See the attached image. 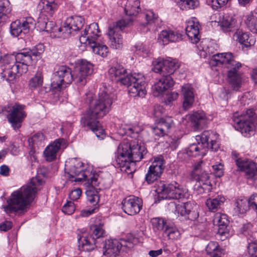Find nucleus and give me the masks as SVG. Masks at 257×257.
<instances>
[{
    "label": "nucleus",
    "mask_w": 257,
    "mask_h": 257,
    "mask_svg": "<svg viewBox=\"0 0 257 257\" xmlns=\"http://www.w3.org/2000/svg\"><path fill=\"white\" fill-rule=\"evenodd\" d=\"M112 103V94L108 88L104 86L100 89L97 97L91 101L89 108L81 117V123L83 126L91 130L100 139H103L105 134L98 119L109 112Z\"/></svg>",
    "instance_id": "f257e3e1"
},
{
    "label": "nucleus",
    "mask_w": 257,
    "mask_h": 257,
    "mask_svg": "<svg viewBox=\"0 0 257 257\" xmlns=\"http://www.w3.org/2000/svg\"><path fill=\"white\" fill-rule=\"evenodd\" d=\"M34 48L28 52L17 53L16 55L0 56V75L8 81L14 80L19 74L28 71V66L32 64L33 56L41 55Z\"/></svg>",
    "instance_id": "f03ea898"
},
{
    "label": "nucleus",
    "mask_w": 257,
    "mask_h": 257,
    "mask_svg": "<svg viewBox=\"0 0 257 257\" xmlns=\"http://www.w3.org/2000/svg\"><path fill=\"white\" fill-rule=\"evenodd\" d=\"M147 153L143 144L135 140L124 141L119 144L115 153L116 166L122 171L131 174L136 170V163L140 162Z\"/></svg>",
    "instance_id": "7ed1b4c3"
},
{
    "label": "nucleus",
    "mask_w": 257,
    "mask_h": 257,
    "mask_svg": "<svg viewBox=\"0 0 257 257\" xmlns=\"http://www.w3.org/2000/svg\"><path fill=\"white\" fill-rule=\"evenodd\" d=\"M43 183L40 176L32 178L29 183L11 194L8 205L3 207L5 211L7 213L26 211Z\"/></svg>",
    "instance_id": "20e7f679"
},
{
    "label": "nucleus",
    "mask_w": 257,
    "mask_h": 257,
    "mask_svg": "<svg viewBox=\"0 0 257 257\" xmlns=\"http://www.w3.org/2000/svg\"><path fill=\"white\" fill-rule=\"evenodd\" d=\"M210 64L212 65L222 66L228 69V82L234 90H238L240 87L241 77L238 70L241 67V64L235 60L231 53H217L212 55Z\"/></svg>",
    "instance_id": "39448f33"
},
{
    "label": "nucleus",
    "mask_w": 257,
    "mask_h": 257,
    "mask_svg": "<svg viewBox=\"0 0 257 257\" xmlns=\"http://www.w3.org/2000/svg\"><path fill=\"white\" fill-rule=\"evenodd\" d=\"M218 138V135L212 132L204 131L200 135L196 136L197 143H193L188 147L187 154L189 156L196 157L204 156L208 148L212 151H217L219 148V144L216 141Z\"/></svg>",
    "instance_id": "423d86ee"
},
{
    "label": "nucleus",
    "mask_w": 257,
    "mask_h": 257,
    "mask_svg": "<svg viewBox=\"0 0 257 257\" xmlns=\"http://www.w3.org/2000/svg\"><path fill=\"white\" fill-rule=\"evenodd\" d=\"M66 178L69 182H82L87 181L88 183H93L96 181L91 173L87 170H84L83 163L76 159H71L65 164Z\"/></svg>",
    "instance_id": "0eeeda50"
},
{
    "label": "nucleus",
    "mask_w": 257,
    "mask_h": 257,
    "mask_svg": "<svg viewBox=\"0 0 257 257\" xmlns=\"http://www.w3.org/2000/svg\"><path fill=\"white\" fill-rule=\"evenodd\" d=\"M138 242V238L130 235L126 239L120 240L117 239H110L105 241L103 248V255L106 257H117L120 249H130Z\"/></svg>",
    "instance_id": "6e6552de"
},
{
    "label": "nucleus",
    "mask_w": 257,
    "mask_h": 257,
    "mask_svg": "<svg viewBox=\"0 0 257 257\" xmlns=\"http://www.w3.org/2000/svg\"><path fill=\"white\" fill-rule=\"evenodd\" d=\"M254 112L253 109H249L245 112H234L232 116V120L235 128L240 132L245 137H249L254 133L253 116Z\"/></svg>",
    "instance_id": "1a4fd4ad"
},
{
    "label": "nucleus",
    "mask_w": 257,
    "mask_h": 257,
    "mask_svg": "<svg viewBox=\"0 0 257 257\" xmlns=\"http://www.w3.org/2000/svg\"><path fill=\"white\" fill-rule=\"evenodd\" d=\"M105 231L101 224L90 226V234L83 233L78 238V248L80 251H90L96 246V239L103 237Z\"/></svg>",
    "instance_id": "9d476101"
},
{
    "label": "nucleus",
    "mask_w": 257,
    "mask_h": 257,
    "mask_svg": "<svg viewBox=\"0 0 257 257\" xmlns=\"http://www.w3.org/2000/svg\"><path fill=\"white\" fill-rule=\"evenodd\" d=\"M132 21V18H125L109 27L107 35L110 47L115 49L122 47L123 41L121 32L124 27L130 25Z\"/></svg>",
    "instance_id": "9b49d317"
},
{
    "label": "nucleus",
    "mask_w": 257,
    "mask_h": 257,
    "mask_svg": "<svg viewBox=\"0 0 257 257\" xmlns=\"http://www.w3.org/2000/svg\"><path fill=\"white\" fill-rule=\"evenodd\" d=\"M126 84L128 93L132 97H143L146 94V83L144 76L140 73H134L127 78Z\"/></svg>",
    "instance_id": "f8f14e48"
},
{
    "label": "nucleus",
    "mask_w": 257,
    "mask_h": 257,
    "mask_svg": "<svg viewBox=\"0 0 257 257\" xmlns=\"http://www.w3.org/2000/svg\"><path fill=\"white\" fill-rule=\"evenodd\" d=\"M25 108V105L19 103H15L8 107L7 118L15 130L21 127V123L27 116Z\"/></svg>",
    "instance_id": "ddd939ff"
},
{
    "label": "nucleus",
    "mask_w": 257,
    "mask_h": 257,
    "mask_svg": "<svg viewBox=\"0 0 257 257\" xmlns=\"http://www.w3.org/2000/svg\"><path fill=\"white\" fill-rule=\"evenodd\" d=\"M92 72L93 65L86 60H82L72 71V81L80 85H85L86 83L87 77Z\"/></svg>",
    "instance_id": "4468645a"
},
{
    "label": "nucleus",
    "mask_w": 257,
    "mask_h": 257,
    "mask_svg": "<svg viewBox=\"0 0 257 257\" xmlns=\"http://www.w3.org/2000/svg\"><path fill=\"white\" fill-rule=\"evenodd\" d=\"M202 162L200 161L194 165L192 175L199 183L198 190L201 192H208L211 189L209 174L202 168Z\"/></svg>",
    "instance_id": "2eb2a0df"
},
{
    "label": "nucleus",
    "mask_w": 257,
    "mask_h": 257,
    "mask_svg": "<svg viewBox=\"0 0 257 257\" xmlns=\"http://www.w3.org/2000/svg\"><path fill=\"white\" fill-rule=\"evenodd\" d=\"M84 24V20L81 16H73L68 18L63 25L57 29L60 36L67 38L71 34L80 30Z\"/></svg>",
    "instance_id": "dca6fc26"
},
{
    "label": "nucleus",
    "mask_w": 257,
    "mask_h": 257,
    "mask_svg": "<svg viewBox=\"0 0 257 257\" xmlns=\"http://www.w3.org/2000/svg\"><path fill=\"white\" fill-rule=\"evenodd\" d=\"M72 71L66 66H59L54 73V80L51 83L53 89L59 90L63 85L70 84L72 82Z\"/></svg>",
    "instance_id": "f3484780"
},
{
    "label": "nucleus",
    "mask_w": 257,
    "mask_h": 257,
    "mask_svg": "<svg viewBox=\"0 0 257 257\" xmlns=\"http://www.w3.org/2000/svg\"><path fill=\"white\" fill-rule=\"evenodd\" d=\"M152 70L165 76L173 74L177 70L179 65L177 60L175 59H166L159 58L153 61Z\"/></svg>",
    "instance_id": "a211bd4d"
},
{
    "label": "nucleus",
    "mask_w": 257,
    "mask_h": 257,
    "mask_svg": "<svg viewBox=\"0 0 257 257\" xmlns=\"http://www.w3.org/2000/svg\"><path fill=\"white\" fill-rule=\"evenodd\" d=\"M161 197L166 199H179L185 197V190L178 183L163 184L159 189Z\"/></svg>",
    "instance_id": "6ab92c4d"
},
{
    "label": "nucleus",
    "mask_w": 257,
    "mask_h": 257,
    "mask_svg": "<svg viewBox=\"0 0 257 257\" xmlns=\"http://www.w3.org/2000/svg\"><path fill=\"white\" fill-rule=\"evenodd\" d=\"M35 25V21L31 17L23 18L21 21L16 20L11 25V33L14 37H18L22 33L27 34Z\"/></svg>",
    "instance_id": "aec40b11"
},
{
    "label": "nucleus",
    "mask_w": 257,
    "mask_h": 257,
    "mask_svg": "<svg viewBox=\"0 0 257 257\" xmlns=\"http://www.w3.org/2000/svg\"><path fill=\"white\" fill-rule=\"evenodd\" d=\"M122 208L123 211L130 215L139 213L142 208L143 200L138 197L130 196L122 201Z\"/></svg>",
    "instance_id": "412c9836"
},
{
    "label": "nucleus",
    "mask_w": 257,
    "mask_h": 257,
    "mask_svg": "<svg viewBox=\"0 0 257 257\" xmlns=\"http://www.w3.org/2000/svg\"><path fill=\"white\" fill-rule=\"evenodd\" d=\"M164 170L163 160L161 157H156L152 165L150 166L148 173L146 175V180L149 183H152L161 176Z\"/></svg>",
    "instance_id": "4be33fe9"
},
{
    "label": "nucleus",
    "mask_w": 257,
    "mask_h": 257,
    "mask_svg": "<svg viewBox=\"0 0 257 257\" xmlns=\"http://www.w3.org/2000/svg\"><path fill=\"white\" fill-rule=\"evenodd\" d=\"M238 169L245 174L247 179H252L257 175V165L252 161L244 158L235 160Z\"/></svg>",
    "instance_id": "5701e85b"
},
{
    "label": "nucleus",
    "mask_w": 257,
    "mask_h": 257,
    "mask_svg": "<svg viewBox=\"0 0 257 257\" xmlns=\"http://www.w3.org/2000/svg\"><path fill=\"white\" fill-rule=\"evenodd\" d=\"M100 31L97 23H93L87 26L79 38L81 44L88 45L98 40Z\"/></svg>",
    "instance_id": "b1692460"
},
{
    "label": "nucleus",
    "mask_w": 257,
    "mask_h": 257,
    "mask_svg": "<svg viewBox=\"0 0 257 257\" xmlns=\"http://www.w3.org/2000/svg\"><path fill=\"white\" fill-rule=\"evenodd\" d=\"M173 85L174 81L171 75L168 74L162 76L153 86V95L156 97H158L172 87Z\"/></svg>",
    "instance_id": "393cba45"
},
{
    "label": "nucleus",
    "mask_w": 257,
    "mask_h": 257,
    "mask_svg": "<svg viewBox=\"0 0 257 257\" xmlns=\"http://www.w3.org/2000/svg\"><path fill=\"white\" fill-rule=\"evenodd\" d=\"M186 33L192 43L199 41V24L196 18H192L186 22Z\"/></svg>",
    "instance_id": "a878e982"
},
{
    "label": "nucleus",
    "mask_w": 257,
    "mask_h": 257,
    "mask_svg": "<svg viewBox=\"0 0 257 257\" xmlns=\"http://www.w3.org/2000/svg\"><path fill=\"white\" fill-rule=\"evenodd\" d=\"M108 74L112 80L119 82L122 85L126 84L127 78L132 75L127 74L126 69L122 66L118 64L111 67L108 70Z\"/></svg>",
    "instance_id": "bb28decb"
},
{
    "label": "nucleus",
    "mask_w": 257,
    "mask_h": 257,
    "mask_svg": "<svg viewBox=\"0 0 257 257\" xmlns=\"http://www.w3.org/2000/svg\"><path fill=\"white\" fill-rule=\"evenodd\" d=\"M213 224L218 226V234L227 237L229 236V220L226 214L217 213L213 218Z\"/></svg>",
    "instance_id": "cd10ccee"
},
{
    "label": "nucleus",
    "mask_w": 257,
    "mask_h": 257,
    "mask_svg": "<svg viewBox=\"0 0 257 257\" xmlns=\"http://www.w3.org/2000/svg\"><path fill=\"white\" fill-rule=\"evenodd\" d=\"M196 204L193 202H187L182 205L176 206V210L178 213L185 218L189 220H194L198 217L196 211Z\"/></svg>",
    "instance_id": "c85d7f7f"
},
{
    "label": "nucleus",
    "mask_w": 257,
    "mask_h": 257,
    "mask_svg": "<svg viewBox=\"0 0 257 257\" xmlns=\"http://www.w3.org/2000/svg\"><path fill=\"white\" fill-rule=\"evenodd\" d=\"M181 39L182 35L178 33L171 30H165L159 34L158 41L160 44L165 45L170 42H176Z\"/></svg>",
    "instance_id": "c756f323"
},
{
    "label": "nucleus",
    "mask_w": 257,
    "mask_h": 257,
    "mask_svg": "<svg viewBox=\"0 0 257 257\" xmlns=\"http://www.w3.org/2000/svg\"><path fill=\"white\" fill-rule=\"evenodd\" d=\"M65 141L63 139L55 140L45 149L44 152L45 158L47 161L51 162L56 158V154L60 147L65 144Z\"/></svg>",
    "instance_id": "7c9ffc66"
},
{
    "label": "nucleus",
    "mask_w": 257,
    "mask_h": 257,
    "mask_svg": "<svg viewBox=\"0 0 257 257\" xmlns=\"http://www.w3.org/2000/svg\"><path fill=\"white\" fill-rule=\"evenodd\" d=\"M183 96V107L185 109H188L192 106L194 102V92L190 84H186L182 87Z\"/></svg>",
    "instance_id": "2f4dec72"
},
{
    "label": "nucleus",
    "mask_w": 257,
    "mask_h": 257,
    "mask_svg": "<svg viewBox=\"0 0 257 257\" xmlns=\"http://www.w3.org/2000/svg\"><path fill=\"white\" fill-rule=\"evenodd\" d=\"M233 37L234 40L246 47L254 45L255 42L253 36H250L249 33L243 32L241 30H237Z\"/></svg>",
    "instance_id": "473e14b6"
},
{
    "label": "nucleus",
    "mask_w": 257,
    "mask_h": 257,
    "mask_svg": "<svg viewBox=\"0 0 257 257\" xmlns=\"http://www.w3.org/2000/svg\"><path fill=\"white\" fill-rule=\"evenodd\" d=\"M237 21L231 15L225 14L222 16L218 22V25L225 32L232 31L236 27Z\"/></svg>",
    "instance_id": "72a5a7b5"
},
{
    "label": "nucleus",
    "mask_w": 257,
    "mask_h": 257,
    "mask_svg": "<svg viewBox=\"0 0 257 257\" xmlns=\"http://www.w3.org/2000/svg\"><path fill=\"white\" fill-rule=\"evenodd\" d=\"M189 119L195 131L202 127L207 122V117L203 111L195 112L190 115Z\"/></svg>",
    "instance_id": "f704fd0d"
},
{
    "label": "nucleus",
    "mask_w": 257,
    "mask_h": 257,
    "mask_svg": "<svg viewBox=\"0 0 257 257\" xmlns=\"http://www.w3.org/2000/svg\"><path fill=\"white\" fill-rule=\"evenodd\" d=\"M225 201V198L222 195L217 194L208 198L205 202L209 210L215 212L220 208Z\"/></svg>",
    "instance_id": "c9c22d12"
},
{
    "label": "nucleus",
    "mask_w": 257,
    "mask_h": 257,
    "mask_svg": "<svg viewBox=\"0 0 257 257\" xmlns=\"http://www.w3.org/2000/svg\"><path fill=\"white\" fill-rule=\"evenodd\" d=\"M122 3L124 12L128 16L136 15L140 10L138 0H123Z\"/></svg>",
    "instance_id": "e433bc0d"
},
{
    "label": "nucleus",
    "mask_w": 257,
    "mask_h": 257,
    "mask_svg": "<svg viewBox=\"0 0 257 257\" xmlns=\"http://www.w3.org/2000/svg\"><path fill=\"white\" fill-rule=\"evenodd\" d=\"M11 8L8 0H0V24L6 22L10 16Z\"/></svg>",
    "instance_id": "4c0bfd02"
},
{
    "label": "nucleus",
    "mask_w": 257,
    "mask_h": 257,
    "mask_svg": "<svg viewBox=\"0 0 257 257\" xmlns=\"http://www.w3.org/2000/svg\"><path fill=\"white\" fill-rule=\"evenodd\" d=\"M94 53L102 57L107 56L109 51L107 46L98 42V40L88 44Z\"/></svg>",
    "instance_id": "58836bf2"
},
{
    "label": "nucleus",
    "mask_w": 257,
    "mask_h": 257,
    "mask_svg": "<svg viewBox=\"0 0 257 257\" xmlns=\"http://www.w3.org/2000/svg\"><path fill=\"white\" fill-rule=\"evenodd\" d=\"M43 83V75L41 71H38L31 77L28 82V86L31 90H35L41 87Z\"/></svg>",
    "instance_id": "ea45409f"
},
{
    "label": "nucleus",
    "mask_w": 257,
    "mask_h": 257,
    "mask_svg": "<svg viewBox=\"0 0 257 257\" xmlns=\"http://www.w3.org/2000/svg\"><path fill=\"white\" fill-rule=\"evenodd\" d=\"M163 236L168 239L174 240L179 238L180 233L176 227L168 225L163 231Z\"/></svg>",
    "instance_id": "a19ab883"
},
{
    "label": "nucleus",
    "mask_w": 257,
    "mask_h": 257,
    "mask_svg": "<svg viewBox=\"0 0 257 257\" xmlns=\"http://www.w3.org/2000/svg\"><path fill=\"white\" fill-rule=\"evenodd\" d=\"M207 253L210 257H221V251L218 243L215 241H210L206 247Z\"/></svg>",
    "instance_id": "79ce46f5"
},
{
    "label": "nucleus",
    "mask_w": 257,
    "mask_h": 257,
    "mask_svg": "<svg viewBox=\"0 0 257 257\" xmlns=\"http://www.w3.org/2000/svg\"><path fill=\"white\" fill-rule=\"evenodd\" d=\"M43 4V10L50 16H52L58 7L56 0H41Z\"/></svg>",
    "instance_id": "37998d69"
},
{
    "label": "nucleus",
    "mask_w": 257,
    "mask_h": 257,
    "mask_svg": "<svg viewBox=\"0 0 257 257\" xmlns=\"http://www.w3.org/2000/svg\"><path fill=\"white\" fill-rule=\"evenodd\" d=\"M87 199L92 205H96L99 201V196L96 190L94 188H89L86 191Z\"/></svg>",
    "instance_id": "c03bdc74"
},
{
    "label": "nucleus",
    "mask_w": 257,
    "mask_h": 257,
    "mask_svg": "<svg viewBox=\"0 0 257 257\" xmlns=\"http://www.w3.org/2000/svg\"><path fill=\"white\" fill-rule=\"evenodd\" d=\"M45 140V137L43 133H38L34 134L31 138L28 140L30 146L35 149L36 147H39Z\"/></svg>",
    "instance_id": "a18cd8bd"
},
{
    "label": "nucleus",
    "mask_w": 257,
    "mask_h": 257,
    "mask_svg": "<svg viewBox=\"0 0 257 257\" xmlns=\"http://www.w3.org/2000/svg\"><path fill=\"white\" fill-rule=\"evenodd\" d=\"M152 223L155 230H161L163 232L166 229V227L169 225L163 218H154L152 219Z\"/></svg>",
    "instance_id": "49530a36"
},
{
    "label": "nucleus",
    "mask_w": 257,
    "mask_h": 257,
    "mask_svg": "<svg viewBox=\"0 0 257 257\" xmlns=\"http://www.w3.org/2000/svg\"><path fill=\"white\" fill-rule=\"evenodd\" d=\"M246 24L250 31L257 34V17L252 15L248 16Z\"/></svg>",
    "instance_id": "de8ad7c7"
},
{
    "label": "nucleus",
    "mask_w": 257,
    "mask_h": 257,
    "mask_svg": "<svg viewBox=\"0 0 257 257\" xmlns=\"http://www.w3.org/2000/svg\"><path fill=\"white\" fill-rule=\"evenodd\" d=\"M156 123L157 124H160L163 129L165 130V133L167 134L173 125V121L171 117H168L166 118H161Z\"/></svg>",
    "instance_id": "09e8293b"
},
{
    "label": "nucleus",
    "mask_w": 257,
    "mask_h": 257,
    "mask_svg": "<svg viewBox=\"0 0 257 257\" xmlns=\"http://www.w3.org/2000/svg\"><path fill=\"white\" fill-rule=\"evenodd\" d=\"M229 0H207V3L213 10H217L225 6Z\"/></svg>",
    "instance_id": "8fccbe9b"
},
{
    "label": "nucleus",
    "mask_w": 257,
    "mask_h": 257,
    "mask_svg": "<svg viewBox=\"0 0 257 257\" xmlns=\"http://www.w3.org/2000/svg\"><path fill=\"white\" fill-rule=\"evenodd\" d=\"M247 250L250 257H257V242L251 241L248 243Z\"/></svg>",
    "instance_id": "3c124183"
},
{
    "label": "nucleus",
    "mask_w": 257,
    "mask_h": 257,
    "mask_svg": "<svg viewBox=\"0 0 257 257\" xmlns=\"http://www.w3.org/2000/svg\"><path fill=\"white\" fill-rule=\"evenodd\" d=\"M213 173L216 177L220 178L223 175V166L221 163L212 166Z\"/></svg>",
    "instance_id": "603ef678"
},
{
    "label": "nucleus",
    "mask_w": 257,
    "mask_h": 257,
    "mask_svg": "<svg viewBox=\"0 0 257 257\" xmlns=\"http://www.w3.org/2000/svg\"><path fill=\"white\" fill-rule=\"evenodd\" d=\"M153 133L156 136L161 137L167 135L165 130H164L160 124H157L155 126L152 127Z\"/></svg>",
    "instance_id": "864d4df0"
},
{
    "label": "nucleus",
    "mask_w": 257,
    "mask_h": 257,
    "mask_svg": "<svg viewBox=\"0 0 257 257\" xmlns=\"http://www.w3.org/2000/svg\"><path fill=\"white\" fill-rule=\"evenodd\" d=\"M62 211L66 214H72L75 210L74 203L70 201L65 204L62 208Z\"/></svg>",
    "instance_id": "5fc2aeb1"
},
{
    "label": "nucleus",
    "mask_w": 257,
    "mask_h": 257,
    "mask_svg": "<svg viewBox=\"0 0 257 257\" xmlns=\"http://www.w3.org/2000/svg\"><path fill=\"white\" fill-rule=\"evenodd\" d=\"M184 10L195 9L199 5V0H187L185 2Z\"/></svg>",
    "instance_id": "6e6d98bb"
},
{
    "label": "nucleus",
    "mask_w": 257,
    "mask_h": 257,
    "mask_svg": "<svg viewBox=\"0 0 257 257\" xmlns=\"http://www.w3.org/2000/svg\"><path fill=\"white\" fill-rule=\"evenodd\" d=\"M252 228V224L250 223H247L243 224L240 228V232L245 236L249 235L250 234Z\"/></svg>",
    "instance_id": "4d7b16f0"
},
{
    "label": "nucleus",
    "mask_w": 257,
    "mask_h": 257,
    "mask_svg": "<svg viewBox=\"0 0 257 257\" xmlns=\"http://www.w3.org/2000/svg\"><path fill=\"white\" fill-rule=\"evenodd\" d=\"M48 20L45 19V18H43L42 17V14L39 17L38 19V27L40 29V31H45L46 30V27L47 26V22Z\"/></svg>",
    "instance_id": "13d9d810"
},
{
    "label": "nucleus",
    "mask_w": 257,
    "mask_h": 257,
    "mask_svg": "<svg viewBox=\"0 0 257 257\" xmlns=\"http://www.w3.org/2000/svg\"><path fill=\"white\" fill-rule=\"evenodd\" d=\"M81 190L79 188H77L72 191L69 193V198L72 200H76L79 198L81 195Z\"/></svg>",
    "instance_id": "bf43d9fd"
},
{
    "label": "nucleus",
    "mask_w": 257,
    "mask_h": 257,
    "mask_svg": "<svg viewBox=\"0 0 257 257\" xmlns=\"http://www.w3.org/2000/svg\"><path fill=\"white\" fill-rule=\"evenodd\" d=\"M57 29L55 27V24L54 22L47 21L46 30H45V32L48 33L56 32Z\"/></svg>",
    "instance_id": "052dcab7"
},
{
    "label": "nucleus",
    "mask_w": 257,
    "mask_h": 257,
    "mask_svg": "<svg viewBox=\"0 0 257 257\" xmlns=\"http://www.w3.org/2000/svg\"><path fill=\"white\" fill-rule=\"evenodd\" d=\"M143 17H145L147 23H150L156 19L155 14L152 11L148 12L146 14L142 15Z\"/></svg>",
    "instance_id": "680f3d73"
},
{
    "label": "nucleus",
    "mask_w": 257,
    "mask_h": 257,
    "mask_svg": "<svg viewBox=\"0 0 257 257\" xmlns=\"http://www.w3.org/2000/svg\"><path fill=\"white\" fill-rule=\"evenodd\" d=\"M12 227V224L11 222L5 221V222H3L0 224V230L7 231V230L10 229Z\"/></svg>",
    "instance_id": "e2e57ef3"
},
{
    "label": "nucleus",
    "mask_w": 257,
    "mask_h": 257,
    "mask_svg": "<svg viewBox=\"0 0 257 257\" xmlns=\"http://www.w3.org/2000/svg\"><path fill=\"white\" fill-rule=\"evenodd\" d=\"M178 97V93H177L176 92H172L167 95V100L169 102H171L173 101L176 100L177 99Z\"/></svg>",
    "instance_id": "0e129e2a"
},
{
    "label": "nucleus",
    "mask_w": 257,
    "mask_h": 257,
    "mask_svg": "<svg viewBox=\"0 0 257 257\" xmlns=\"http://www.w3.org/2000/svg\"><path fill=\"white\" fill-rule=\"evenodd\" d=\"M96 208H94L92 209H87V210H83L81 211L80 214V216L81 217H87L94 213L95 212V210Z\"/></svg>",
    "instance_id": "69168bd1"
},
{
    "label": "nucleus",
    "mask_w": 257,
    "mask_h": 257,
    "mask_svg": "<svg viewBox=\"0 0 257 257\" xmlns=\"http://www.w3.org/2000/svg\"><path fill=\"white\" fill-rule=\"evenodd\" d=\"M10 169L6 165H3L0 167V174L4 176H8L9 175Z\"/></svg>",
    "instance_id": "338daca9"
},
{
    "label": "nucleus",
    "mask_w": 257,
    "mask_h": 257,
    "mask_svg": "<svg viewBox=\"0 0 257 257\" xmlns=\"http://www.w3.org/2000/svg\"><path fill=\"white\" fill-rule=\"evenodd\" d=\"M137 50L142 52L144 54H148L149 52L148 48L142 44H138L136 46Z\"/></svg>",
    "instance_id": "774afa93"
}]
</instances>
